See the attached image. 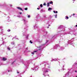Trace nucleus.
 Masks as SVG:
<instances>
[{
    "mask_svg": "<svg viewBox=\"0 0 77 77\" xmlns=\"http://www.w3.org/2000/svg\"><path fill=\"white\" fill-rule=\"evenodd\" d=\"M47 28H48V29L49 28V27L48 26V27H47Z\"/></svg>",
    "mask_w": 77,
    "mask_h": 77,
    "instance_id": "nucleus-21",
    "label": "nucleus"
},
{
    "mask_svg": "<svg viewBox=\"0 0 77 77\" xmlns=\"http://www.w3.org/2000/svg\"><path fill=\"white\" fill-rule=\"evenodd\" d=\"M76 27H77V24L75 26Z\"/></svg>",
    "mask_w": 77,
    "mask_h": 77,
    "instance_id": "nucleus-25",
    "label": "nucleus"
},
{
    "mask_svg": "<svg viewBox=\"0 0 77 77\" xmlns=\"http://www.w3.org/2000/svg\"><path fill=\"white\" fill-rule=\"evenodd\" d=\"M19 14H22V13H21V12L19 13Z\"/></svg>",
    "mask_w": 77,
    "mask_h": 77,
    "instance_id": "nucleus-20",
    "label": "nucleus"
},
{
    "mask_svg": "<svg viewBox=\"0 0 77 77\" xmlns=\"http://www.w3.org/2000/svg\"><path fill=\"white\" fill-rule=\"evenodd\" d=\"M75 72H77V71L76 70H75Z\"/></svg>",
    "mask_w": 77,
    "mask_h": 77,
    "instance_id": "nucleus-22",
    "label": "nucleus"
},
{
    "mask_svg": "<svg viewBox=\"0 0 77 77\" xmlns=\"http://www.w3.org/2000/svg\"><path fill=\"white\" fill-rule=\"evenodd\" d=\"M48 7V6H50V4H49V3H48V5L47 6Z\"/></svg>",
    "mask_w": 77,
    "mask_h": 77,
    "instance_id": "nucleus-4",
    "label": "nucleus"
},
{
    "mask_svg": "<svg viewBox=\"0 0 77 77\" xmlns=\"http://www.w3.org/2000/svg\"><path fill=\"white\" fill-rule=\"evenodd\" d=\"M38 51H34V53H36V52H37Z\"/></svg>",
    "mask_w": 77,
    "mask_h": 77,
    "instance_id": "nucleus-10",
    "label": "nucleus"
},
{
    "mask_svg": "<svg viewBox=\"0 0 77 77\" xmlns=\"http://www.w3.org/2000/svg\"><path fill=\"white\" fill-rule=\"evenodd\" d=\"M2 60L4 61H6V60H7V58H5V57H4L2 59Z\"/></svg>",
    "mask_w": 77,
    "mask_h": 77,
    "instance_id": "nucleus-2",
    "label": "nucleus"
},
{
    "mask_svg": "<svg viewBox=\"0 0 77 77\" xmlns=\"http://www.w3.org/2000/svg\"><path fill=\"white\" fill-rule=\"evenodd\" d=\"M25 10L26 11L27 10V8H26L25 9Z\"/></svg>",
    "mask_w": 77,
    "mask_h": 77,
    "instance_id": "nucleus-8",
    "label": "nucleus"
},
{
    "mask_svg": "<svg viewBox=\"0 0 77 77\" xmlns=\"http://www.w3.org/2000/svg\"><path fill=\"white\" fill-rule=\"evenodd\" d=\"M26 21V20H24V21Z\"/></svg>",
    "mask_w": 77,
    "mask_h": 77,
    "instance_id": "nucleus-27",
    "label": "nucleus"
},
{
    "mask_svg": "<svg viewBox=\"0 0 77 77\" xmlns=\"http://www.w3.org/2000/svg\"><path fill=\"white\" fill-rule=\"evenodd\" d=\"M50 10H52V8H49L48 9V10L50 11Z\"/></svg>",
    "mask_w": 77,
    "mask_h": 77,
    "instance_id": "nucleus-3",
    "label": "nucleus"
},
{
    "mask_svg": "<svg viewBox=\"0 0 77 77\" xmlns=\"http://www.w3.org/2000/svg\"><path fill=\"white\" fill-rule=\"evenodd\" d=\"M14 63V61L13 63Z\"/></svg>",
    "mask_w": 77,
    "mask_h": 77,
    "instance_id": "nucleus-29",
    "label": "nucleus"
},
{
    "mask_svg": "<svg viewBox=\"0 0 77 77\" xmlns=\"http://www.w3.org/2000/svg\"><path fill=\"white\" fill-rule=\"evenodd\" d=\"M28 36H29V35H27V36H26V38H28Z\"/></svg>",
    "mask_w": 77,
    "mask_h": 77,
    "instance_id": "nucleus-15",
    "label": "nucleus"
},
{
    "mask_svg": "<svg viewBox=\"0 0 77 77\" xmlns=\"http://www.w3.org/2000/svg\"><path fill=\"white\" fill-rule=\"evenodd\" d=\"M28 18H30V15L28 16Z\"/></svg>",
    "mask_w": 77,
    "mask_h": 77,
    "instance_id": "nucleus-11",
    "label": "nucleus"
},
{
    "mask_svg": "<svg viewBox=\"0 0 77 77\" xmlns=\"http://www.w3.org/2000/svg\"><path fill=\"white\" fill-rule=\"evenodd\" d=\"M9 71H10L9 70L8 71V72H9Z\"/></svg>",
    "mask_w": 77,
    "mask_h": 77,
    "instance_id": "nucleus-30",
    "label": "nucleus"
},
{
    "mask_svg": "<svg viewBox=\"0 0 77 77\" xmlns=\"http://www.w3.org/2000/svg\"><path fill=\"white\" fill-rule=\"evenodd\" d=\"M56 16H57V15H56Z\"/></svg>",
    "mask_w": 77,
    "mask_h": 77,
    "instance_id": "nucleus-33",
    "label": "nucleus"
},
{
    "mask_svg": "<svg viewBox=\"0 0 77 77\" xmlns=\"http://www.w3.org/2000/svg\"><path fill=\"white\" fill-rule=\"evenodd\" d=\"M76 77H77V75L76 76Z\"/></svg>",
    "mask_w": 77,
    "mask_h": 77,
    "instance_id": "nucleus-34",
    "label": "nucleus"
},
{
    "mask_svg": "<svg viewBox=\"0 0 77 77\" xmlns=\"http://www.w3.org/2000/svg\"><path fill=\"white\" fill-rule=\"evenodd\" d=\"M26 50L27 49V48H26Z\"/></svg>",
    "mask_w": 77,
    "mask_h": 77,
    "instance_id": "nucleus-31",
    "label": "nucleus"
},
{
    "mask_svg": "<svg viewBox=\"0 0 77 77\" xmlns=\"http://www.w3.org/2000/svg\"><path fill=\"white\" fill-rule=\"evenodd\" d=\"M17 73H18V74H19V72H17Z\"/></svg>",
    "mask_w": 77,
    "mask_h": 77,
    "instance_id": "nucleus-23",
    "label": "nucleus"
},
{
    "mask_svg": "<svg viewBox=\"0 0 77 77\" xmlns=\"http://www.w3.org/2000/svg\"><path fill=\"white\" fill-rule=\"evenodd\" d=\"M55 18H57V16H55Z\"/></svg>",
    "mask_w": 77,
    "mask_h": 77,
    "instance_id": "nucleus-24",
    "label": "nucleus"
},
{
    "mask_svg": "<svg viewBox=\"0 0 77 77\" xmlns=\"http://www.w3.org/2000/svg\"><path fill=\"white\" fill-rule=\"evenodd\" d=\"M11 71H12V70H11Z\"/></svg>",
    "mask_w": 77,
    "mask_h": 77,
    "instance_id": "nucleus-35",
    "label": "nucleus"
},
{
    "mask_svg": "<svg viewBox=\"0 0 77 77\" xmlns=\"http://www.w3.org/2000/svg\"><path fill=\"white\" fill-rule=\"evenodd\" d=\"M72 15H75V14H72Z\"/></svg>",
    "mask_w": 77,
    "mask_h": 77,
    "instance_id": "nucleus-17",
    "label": "nucleus"
},
{
    "mask_svg": "<svg viewBox=\"0 0 77 77\" xmlns=\"http://www.w3.org/2000/svg\"><path fill=\"white\" fill-rule=\"evenodd\" d=\"M48 26H50V25H48Z\"/></svg>",
    "mask_w": 77,
    "mask_h": 77,
    "instance_id": "nucleus-26",
    "label": "nucleus"
},
{
    "mask_svg": "<svg viewBox=\"0 0 77 77\" xmlns=\"http://www.w3.org/2000/svg\"><path fill=\"white\" fill-rule=\"evenodd\" d=\"M17 8L18 9H19V10H20L21 11H23V9H22V8L20 7H17Z\"/></svg>",
    "mask_w": 77,
    "mask_h": 77,
    "instance_id": "nucleus-1",
    "label": "nucleus"
},
{
    "mask_svg": "<svg viewBox=\"0 0 77 77\" xmlns=\"http://www.w3.org/2000/svg\"><path fill=\"white\" fill-rule=\"evenodd\" d=\"M8 49H9V48H8Z\"/></svg>",
    "mask_w": 77,
    "mask_h": 77,
    "instance_id": "nucleus-32",
    "label": "nucleus"
},
{
    "mask_svg": "<svg viewBox=\"0 0 77 77\" xmlns=\"http://www.w3.org/2000/svg\"><path fill=\"white\" fill-rule=\"evenodd\" d=\"M9 50H10L11 49H9Z\"/></svg>",
    "mask_w": 77,
    "mask_h": 77,
    "instance_id": "nucleus-28",
    "label": "nucleus"
},
{
    "mask_svg": "<svg viewBox=\"0 0 77 77\" xmlns=\"http://www.w3.org/2000/svg\"><path fill=\"white\" fill-rule=\"evenodd\" d=\"M49 4H53V2H52L51 1V2L49 3Z\"/></svg>",
    "mask_w": 77,
    "mask_h": 77,
    "instance_id": "nucleus-5",
    "label": "nucleus"
},
{
    "mask_svg": "<svg viewBox=\"0 0 77 77\" xmlns=\"http://www.w3.org/2000/svg\"><path fill=\"white\" fill-rule=\"evenodd\" d=\"M65 17H66V18H67V19H69V17L68 16H66Z\"/></svg>",
    "mask_w": 77,
    "mask_h": 77,
    "instance_id": "nucleus-7",
    "label": "nucleus"
},
{
    "mask_svg": "<svg viewBox=\"0 0 77 77\" xmlns=\"http://www.w3.org/2000/svg\"><path fill=\"white\" fill-rule=\"evenodd\" d=\"M40 6L41 8H42V6H43L42 5V4H41L40 5Z\"/></svg>",
    "mask_w": 77,
    "mask_h": 77,
    "instance_id": "nucleus-6",
    "label": "nucleus"
},
{
    "mask_svg": "<svg viewBox=\"0 0 77 77\" xmlns=\"http://www.w3.org/2000/svg\"><path fill=\"white\" fill-rule=\"evenodd\" d=\"M54 13H56V11H54Z\"/></svg>",
    "mask_w": 77,
    "mask_h": 77,
    "instance_id": "nucleus-16",
    "label": "nucleus"
},
{
    "mask_svg": "<svg viewBox=\"0 0 77 77\" xmlns=\"http://www.w3.org/2000/svg\"><path fill=\"white\" fill-rule=\"evenodd\" d=\"M32 54H34V52H32Z\"/></svg>",
    "mask_w": 77,
    "mask_h": 77,
    "instance_id": "nucleus-13",
    "label": "nucleus"
},
{
    "mask_svg": "<svg viewBox=\"0 0 77 77\" xmlns=\"http://www.w3.org/2000/svg\"><path fill=\"white\" fill-rule=\"evenodd\" d=\"M8 32H10V31H11V30L10 29H8Z\"/></svg>",
    "mask_w": 77,
    "mask_h": 77,
    "instance_id": "nucleus-14",
    "label": "nucleus"
},
{
    "mask_svg": "<svg viewBox=\"0 0 77 77\" xmlns=\"http://www.w3.org/2000/svg\"><path fill=\"white\" fill-rule=\"evenodd\" d=\"M30 42L31 44H32V43H33V42H32V41H31V40L30 41Z\"/></svg>",
    "mask_w": 77,
    "mask_h": 77,
    "instance_id": "nucleus-9",
    "label": "nucleus"
},
{
    "mask_svg": "<svg viewBox=\"0 0 77 77\" xmlns=\"http://www.w3.org/2000/svg\"><path fill=\"white\" fill-rule=\"evenodd\" d=\"M37 9L38 10H39V8H37Z\"/></svg>",
    "mask_w": 77,
    "mask_h": 77,
    "instance_id": "nucleus-18",
    "label": "nucleus"
},
{
    "mask_svg": "<svg viewBox=\"0 0 77 77\" xmlns=\"http://www.w3.org/2000/svg\"><path fill=\"white\" fill-rule=\"evenodd\" d=\"M56 13L57 14V11H56Z\"/></svg>",
    "mask_w": 77,
    "mask_h": 77,
    "instance_id": "nucleus-19",
    "label": "nucleus"
},
{
    "mask_svg": "<svg viewBox=\"0 0 77 77\" xmlns=\"http://www.w3.org/2000/svg\"><path fill=\"white\" fill-rule=\"evenodd\" d=\"M43 5H44V6H45V5H46V4H45V3H44Z\"/></svg>",
    "mask_w": 77,
    "mask_h": 77,
    "instance_id": "nucleus-12",
    "label": "nucleus"
}]
</instances>
